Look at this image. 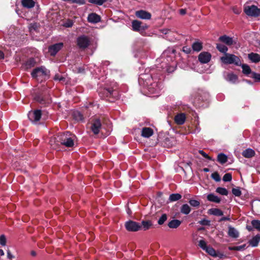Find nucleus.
Listing matches in <instances>:
<instances>
[{"label": "nucleus", "mask_w": 260, "mask_h": 260, "mask_svg": "<svg viewBox=\"0 0 260 260\" xmlns=\"http://www.w3.org/2000/svg\"><path fill=\"white\" fill-rule=\"evenodd\" d=\"M133 29L135 31H140L141 29V22L138 20H134L132 22Z\"/></svg>", "instance_id": "nucleus-27"}, {"label": "nucleus", "mask_w": 260, "mask_h": 260, "mask_svg": "<svg viewBox=\"0 0 260 260\" xmlns=\"http://www.w3.org/2000/svg\"><path fill=\"white\" fill-rule=\"evenodd\" d=\"M167 219V216L166 214H163L158 220V223L159 225H162Z\"/></svg>", "instance_id": "nucleus-40"}, {"label": "nucleus", "mask_w": 260, "mask_h": 260, "mask_svg": "<svg viewBox=\"0 0 260 260\" xmlns=\"http://www.w3.org/2000/svg\"><path fill=\"white\" fill-rule=\"evenodd\" d=\"M251 224L255 229L260 232V220H253L251 221Z\"/></svg>", "instance_id": "nucleus-39"}, {"label": "nucleus", "mask_w": 260, "mask_h": 260, "mask_svg": "<svg viewBox=\"0 0 260 260\" xmlns=\"http://www.w3.org/2000/svg\"><path fill=\"white\" fill-rule=\"evenodd\" d=\"M252 77L256 81H260V74L253 72L252 73Z\"/></svg>", "instance_id": "nucleus-50"}, {"label": "nucleus", "mask_w": 260, "mask_h": 260, "mask_svg": "<svg viewBox=\"0 0 260 260\" xmlns=\"http://www.w3.org/2000/svg\"><path fill=\"white\" fill-rule=\"evenodd\" d=\"M64 78L62 76L57 74L54 77V80L56 81H62L64 80Z\"/></svg>", "instance_id": "nucleus-49"}, {"label": "nucleus", "mask_w": 260, "mask_h": 260, "mask_svg": "<svg viewBox=\"0 0 260 260\" xmlns=\"http://www.w3.org/2000/svg\"><path fill=\"white\" fill-rule=\"evenodd\" d=\"M233 10L234 13L236 14H240V13L241 12V11L240 10L238 9L237 8H233Z\"/></svg>", "instance_id": "nucleus-56"}, {"label": "nucleus", "mask_w": 260, "mask_h": 260, "mask_svg": "<svg viewBox=\"0 0 260 260\" xmlns=\"http://www.w3.org/2000/svg\"><path fill=\"white\" fill-rule=\"evenodd\" d=\"M4 58V53L0 51V59H3Z\"/></svg>", "instance_id": "nucleus-61"}, {"label": "nucleus", "mask_w": 260, "mask_h": 260, "mask_svg": "<svg viewBox=\"0 0 260 260\" xmlns=\"http://www.w3.org/2000/svg\"><path fill=\"white\" fill-rule=\"evenodd\" d=\"M181 222L178 219H174L168 223V226L171 229H176L181 224Z\"/></svg>", "instance_id": "nucleus-24"}, {"label": "nucleus", "mask_w": 260, "mask_h": 260, "mask_svg": "<svg viewBox=\"0 0 260 260\" xmlns=\"http://www.w3.org/2000/svg\"><path fill=\"white\" fill-rule=\"evenodd\" d=\"M211 55L208 52H201L198 56L199 60L202 63H207L211 59Z\"/></svg>", "instance_id": "nucleus-9"}, {"label": "nucleus", "mask_w": 260, "mask_h": 260, "mask_svg": "<svg viewBox=\"0 0 260 260\" xmlns=\"http://www.w3.org/2000/svg\"><path fill=\"white\" fill-rule=\"evenodd\" d=\"M230 220V218L229 216H227V217H222L220 219V221H225V220Z\"/></svg>", "instance_id": "nucleus-57"}, {"label": "nucleus", "mask_w": 260, "mask_h": 260, "mask_svg": "<svg viewBox=\"0 0 260 260\" xmlns=\"http://www.w3.org/2000/svg\"><path fill=\"white\" fill-rule=\"evenodd\" d=\"M31 74L34 78L38 80H43L48 77L49 71L45 67L42 66L34 69Z\"/></svg>", "instance_id": "nucleus-3"}, {"label": "nucleus", "mask_w": 260, "mask_h": 260, "mask_svg": "<svg viewBox=\"0 0 260 260\" xmlns=\"http://www.w3.org/2000/svg\"><path fill=\"white\" fill-rule=\"evenodd\" d=\"M174 70V67H173V68H172V69H171H171H167V71H168V72H173Z\"/></svg>", "instance_id": "nucleus-64"}, {"label": "nucleus", "mask_w": 260, "mask_h": 260, "mask_svg": "<svg viewBox=\"0 0 260 260\" xmlns=\"http://www.w3.org/2000/svg\"><path fill=\"white\" fill-rule=\"evenodd\" d=\"M74 118L77 121H82L83 119V116L79 111H75L73 114Z\"/></svg>", "instance_id": "nucleus-31"}, {"label": "nucleus", "mask_w": 260, "mask_h": 260, "mask_svg": "<svg viewBox=\"0 0 260 260\" xmlns=\"http://www.w3.org/2000/svg\"><path fill=\"white\" fill-rule=\"evenodd\" d=\"M232 177L230 173H226L223 177L222 180L224 182H229L232 180Z\"/></svg>", "instance_id": "nucleus-43"}, {"label": "nucleus", "mask_w": 260, "mask_h": 260, "mask_svg": "<svg viewBox=\"0 0 260 260\" xmlns=\"http://www.w3.org/2000/svg\"><path fill=\"white\" fill-rule=\"evenodd\" d=\"M102 128V125L101 121L99 119L94 120L91 126V129L92 132L95 135L99 133L101 129Z\"/></svg>", "instance_id": "nucleus-11"}, {"label": "nucleus", "mask_w": 260, "mask_h": 260, "mask_svg": "<svg viewBox=\"0 0 260 260\" xmlns=\"http://www.w3.org/2000/svg\"><path fill=\"white\" fill-rule=\"evenodd\" d=\"M75 139V136L69 132L59 134L54 138L58 143L68 147L73 146Z\"/></svg>", "instance_id": "nucleus-2"}, {"label": "nucleus", "mask_w": 260, "mask_h": 260, "mask_svg": "<svg viewBox=\"0 0 260 260\" xmlns=\"http://www.w3.org/2000/svg\"><path fill=\"white\" fill-rule=\"evenodd\" d=\"M0 244L2 246H5L6 244V238L4 235L0 236Z\"/></svg>", "instance_id": "nucleus-48"}, {"label": "nucleus", "mask_w": 260, "mask_h": 260, "mask_svg": "<svg viewBox=\"0 0 260 260\" xmlns=\"http://www.w3.org/2000/svg\"><path fill=\"white\" fill-rule=\"evenodd\" d=\"M199 245L204 250H205L208 247L206 242L203 240H201L199 241Z\"/></svg>", "instance_id": "nucleus-42"}, {"label": "nucleus", "mask_w": 260, "mask_h": 260, "mask_svg": "<svg viewBox=\"0 0 260 260\" xmlns=\"http://www.w3.org/2000/svg\"><path fill=\"white\" fill-rule=\"evenodd\" d=\"M242 69V72L243 74L245 75H249L251 73V69L249 67V66L246 64H241Z\"/></svg>", "instance_id": "nucleus-32"}, {"label": "nucleus", "mask_w": 260, "mask_h": 260, "mask_svg": "<svg viewBox=\"0 0 260 260\" xmlns=\"http://www.w3.org/2000/svg\"><path fill=\"white\" fill-rule=\"evenodd\" d=\"M139 84L143 91L148 94H157L161 90V84L157 77H153L152 74H143L140 75Z\"/></svg>", "instance_id": "nucleus-1"}, {"label": "nucleus", "mask_w": 260, "mask_h": 260, "mask_svg": "<svg viewBox=\"0 0 260 260\" xmlns=\"http://www.w3.org/2000/svg\"><path fill=\"white\" fill-rule=\"evenodd\" d=\"M217 160L221 164H224L228 160L227 156L223 153H220L217 156Z\"/></svg>", "instance_id": "nucleus-29"}, {"label": "nucleus", "mask_w": 260, "mask_h": 260, "mask_svg": "<svg viewBox=\"0 0 260 260\" xmlns=\"http://www.w3.org/2000/svg\"><path fill=\"white\" fill-rule=\"evenodd\" d=\"M208 213L215 216H222L223 213V212L217 208H211L208 210Z\"/></svg>", "instance_id": "nucleus-25"}, {"label": "nucleus", "mask_w": 260, "mask_h": 260, "mask_svg": "<svg viewBox=\"0 0 260 260\" xmlns=\"http://www.w3.org/2000/svg\"><path fill=\"white\" fill-rule=\"evenodd\" d=\"M219 40L227 45H231L234 43V40L232 38L228 36L224 35L219 38Z\"/></svg>", "instance_id": "nucleus-15"}, {"label": "nucleus", "mask_w": 260, "mask_h": 260, "mask_svg": "<svg viewBox=\"0 0 260 260\" xmlns=\"http://www.w3.org/2000/svg\"><path fill=\"white\" fill-rule=\"evenodd\" d=\"M37 28V25L36 23L30 24L29 26V29L30 31H32L33 30H36Z\"/></svg>", "instance_id": "nucleus-54"}, {"label": "nucleus", "mask_w": 260, "mask_h": 260, "mask_svg": "<svg viewBox=\"0 0 260 260\" xmlns=\"http://www.w3.org/2000/svg\"><path fill=\"white\" fill-rule=\"evenodd\" d=\"M216 192L223 196H227L229 193L228 190L226 188L220 187H217L216 188Z\"/></svg>", "instance_id": "nucleus-34"}, {"label": "nucleus", "mask_w": 260, "mask_h": 260, "mask_svg": "<svg viewBox=\"0 0 260 260\" xmlns=\"http://www.w3.org/2000/svg\"><path fill=\"white\" fill-rule=\"evenodd\" d=\"M126 229L129 232H137L142 229V226L139 223L132 220H129L125 222Z\"/></svg>", "instance_id": "nucleus-6"}, {"label": "nucleus", "mask_w": 260, "mask_h": 260, "mask_svg": "<svg viewBox=\"0 0 260 260\" xmlns=\"http://www.w3.org/2000/svg\"><path fill=\"white\" fill-rule=\"evenodd\" d=\"M135 15L137 17L142 19L149 20L151 17V14L144 10L137 11L135 12Z\"/></svg>", "instance_id": "nucleus-12"}, {"label": "nucleus", "mask_w": 260, "mask_h": 260, "mask_svg": "<svg viewBox=\"0 0 260 260\" xmlns=\"http://www.w3.org/2000/svg\"><path fill=\"white\" fill-rule=\"evenodd\" d=\"M182 50L183 52H185L186 53H190L191 51V50L190 47L188 46H184L183 47Z\"/></svg>", "instance_id": "nucleus-53"}, {"label": "nucleus", "mask_w": 260, "mask_h": 260, "mask_svg": "<svg viewBox=\"0 0 260 260\" xmlns=\"http://www.w3.org/2000/svg\"><path fill=\"white\" fill-rule=\"evenodd\" d=\"M191 211L190 207L187 204H183L180 209V211L182 214L187 215Z\"/></svg>", "instance_id": "nucleus-28"}, {"label": "nucleus", "mask_w": 260, "mask_h": 260, "mask_svg": "<svg viewBox=\"0 0 260 260\" xmlns=\"http://www.w3.org/2000/svg\"><path fill=\"white\" fill-rule=\"evenodd\" d=\"M255 155V152L252 149H246L242 152V155L246 158H250Z\"/></svg>", "instance_id": "nucleus-22"}, {"label": "nucleus", "mask_w": 260, "mask_h": 260, "mask_svg": "<svg viewBox=\"0 0 260 260\" xmlns=\"http://www.w3.org/2000/svg\"><path fill=\"white\" fill-rule=\"evenodd\" d=\"M224 256V254L222 253H220V252H217L216 253V255L214 256V257H219V258H222L223 257V256Z\"/></svg>", "instance_id": "nucleus-55"}, {"label": "nucleus", "mask_w": 260, "mask_h": 260, "mask_svg": "<svg viewBox=\"0 0 260 260\" xmlns=\"http://www.w3.org/2000/svg\"><path fill=\"white\" fill-rule=\"evenodd\" d=\"M141 225L142 226V228L145 231L150 228L152 225V223L150 221H143Z\"/></svg>", "instance_id": "nucleus-33"}, {"label": "nucleus", "mask_w": 260, "mask_h": 260, "mask_svg": "<svg viewBox=\"0 0 260 260\" xmlns=\"http://www.w3.org/2000/svg\"><path fill=\"white\" fill-rule=\"evenodd\" d=\"M207 199L209 201L215 203H219L221 201L220 198L213 193L208 194Z\"/></svg>", "instance_id": "nucleus-20"}, {"label": "nucleus", "mask_w": 260, "mask_h": 260, "mask_svg": "<svg viewBox=\"0 0 260 260\" xmlns=\"http://www.w3.org/2000/svg\"><path fill=\"white\" fill-rule=\"evenodd\" d=\"M185 119V115L184 113H180L175 117V121L177 124L181 125L184 123Z\"/></svg>", "instance_id": "nucleus-17"}, {"label": "nucleus", "mask_w": 260, "mask_h": 260, "mask_svg": "<svg viewBox=\"0 0 260 260\" xmlns=\"http://www.w3.org/2000/svg\"><path fill=\"white\" fill-rule=\"evenodd\" d=\"M225 79L229 82L235 83L238 79V77L233 73H229L227 74Z\"/></svg>", "instance_id": "nucleus-26"}, {"label": "nucleus", "mask_w": 260, "mask_h": 260, "mask_svg": "<svg viewBox=\"0 0 260 260\" xmlns=\"http://www.w3.org/2000/svg\"><path fill=\"white\" fill-rule=\"evenodd\" d=\"M73 24L74 22L72 20L68 19L64 22L63 26L66 27H71L73 26Z\"/></svg>", "instance_id": "nucleus-46"}, {"label": "nucleus", "mask_w": 260, "mask_h": 260, "mask_svg": "<svg viewBox=\"0 0 260 260\" xmlns=\"http://www.w3.org/2000/svg\"><path fill=\"white\" fill-rule=\"evenodd\" d=\"M211 177L216 181L218 182L220 180V177L218 173L215 172L212 174Z\"/></svg>", "instance_id": "nucleus-47"}, {"label": "nucleus", "mask_w": 260, "mask_h": 260, "mask_svg": "<svg viewBox=\"0 0 260 260\" xmlns=\"http://www.w3.org/2000/svg\"><path fill=\"white\" fill-rule=\"evenodd\" d=\"M202 48L203 44L199 41H197L192 44V49L193 51L199 52Z\"/></svg>", "instance_id": "nucleus-21"}, {"label": "nucleus", "mask_w": 260, "mask_h": 260, "mask_svg": "<svg viewBox=\"0 0 260 260\" xmlns=\"http://www.w3.org/2000/svg\"><path fill=\"white\" fill-rule=\"evenodd\" d=\"M244 12L250 16L256 17L260 15V10L255 6H245Z\"/></svg>", "instance_id": "nucleus-5"}, {"label": "nucleus", "mask_w": 260, "mask_h": 260, "mask_svg": "<svg viewBox=\"0 0 260 260\" xmlns=\"http://www.w3.org/2000/svg\"><path fill=\"white\" fill-rule=\"evenodd\" d=\"M63 47L62 43H58L54 44L49 48V52L51 55L54 56Z\"/></svg>", "instance_id": "nucleus-10"}, {"label": "nucleus", "mask_w": 260, "mask_h": 260, "mask_svg": "<svg viewBox=\"0 0 260 260\" xmlns=\"http://www.w3.org/2000/svg\"><path fill=\"white\" fill-rule=\"evenodd\" d=\"M217 49L222 53H225L228 51V48L224 45L221 44H216Z\"/></svg>", "instance_id": "nucleus-35"}, {"label": "nucleus", "mask_w": 260, "mask_h": 260, "mask_svg": "<svg viewBox=\"0 0 260 260\" xmlns=\"http://www.w3.org/2000/svg\"><path fill=\"white\" fill-rule=\"evenodd\" d=\"M87 20L89 22L96 23L101 21V17L96 13H92L88 15Z\"/></svg>", "instance_id": "nucleus-13"}, {"label": "nucleus", "mask_w": 260, "mask_h": 260, "mask_svg": "<svg viewBox=\"0 0 260 260\" xmlns=\"http://www.w3.org/2000/svg\"><path fill=\"white\" fill-rule=\"evenodd\" d=\"M199 152L205 158H207L209 160H212V158L210 157L207 154H206L203 150H199Z\"/></svg>", "instance_id": "nucleus-51"}, {"label": "nucleus", "mask_w": 260, "mask_h": 260, "mask_svg": "<svg viewBox=\"0 0 260 260\" xmlns=\"http://www.w3.org/2000/svg\"><path fill=\"white\" fill-rule=\"evenodd\" d=\"M88 2L98 6H102L105 3L103 0H89Z\"/></svg>", "instance_id": "nucleus-44"}, {"label": "nucleus", "mask_w": 260, "mask_h": 260, "mask_svg": "<svg viewBox=\"0 0 260 260\" xmlns=\"http://www.w3.org/2000/svg\"><path fill=\"white\" fill-rule=\"evenodd\" d=\"M248 57L252 62L257 63L260 61V55L257 53H250Z\"/></svg>", "instance_id": "nucleus-18"}, {"label": "nucleus", "mask_w": 260, "mask_h": 260, "mask_svg": "<svg viewBox=\"0 0 260 260\" xmlns=\"http://www.w3.org/2000/svg\"><path fill=\"white\" fill-rule=\"evenodd\" d=\"M181 197L179 193H173L170 195L169 199L170 202H175L181 199Z\"/></svg>", "instance_id": "nucleus-30"}, {"label": "nucleus", "mask_w": 260, "mask_h": 260, "mask_svg": "<svg viewBox=\"0 0 260 260\" xmlns=\"http://www.w3.org/2000/svg\"><path fill=\"white\" fill-rule=\"evenodd\" d=\"M209 223V221L208 220H204L202 222V224H208Z\"/></svg>", "instance_id": "nucleus-62"}, {"label": "nucleus", "mask_w": 260, "mask_h": 260, "mask_svg": "<svg viewBox=\"0 0 260 260\" xmlns=\"http://www.w3.org/2000/svg\"><path fill=\"white\" fill-rule=\"evenodd\" d=\"M71 2L73 3H76L79 5H83L85 4V0H71Z\"/></svg>", "instance_id": "nucleus-52"}, {"label": "nucleus", "mask_w": 260, "mask_h": 260, "mask_svg": "<svg viewBox=\"0 0 260 260\" xmlns=\"http://www.w3.org/2000/svg\"><path fill=\"white\" fill-rule=\"evenodd\" d=\"M232 193L236 197H239L241 194V191L239 188H233Z\"/></svg>", "instance_id": "nucleus-45"}, {"label": "nucleus", "mask_w": 260, "mask_h": 260, "mask_svg": "<svg viewBox=\"0 0 260 260\" xmlns=\"http://www.w3.org/2000/svg\"><path fill=\"white\" fill-rule=\"evenodd\" d=\"M42 112L40 110L29 111L28 113L29 119L34 123L39 121L41 117Z\"/></svg>", "instance_id": "nucleus-8"}, {"label": "nucleus", "mask_w": 260, "mask_h": 260, "mask_svg": "<svg viewBox=\"0 0 260 260\" xmlns=\"http://www.w3.org/2000/svg\"><path fill=\"white\" fill-rule=\"evenodd\" d=\"M179 13L181 15H184L185 14H186V10L183 9H180L179 10Z\"/></svg>", "instance_id": "nucleus-58"}, {"label": "nucleus", "mask_w": 260, "mask_h": 260, "mask_svg": "<svg viewBox=\"0 0 260 260\" xmlns=\"http://www.w3.org/2000/svg\"><path fill=\"white\" fill-rule=\"evenodd\" d=\"M221 61L225 64H234L236 66H241V60L240 58L231 54L225 53L224 56L220 58Z\"/></svg>", "instance_id": "nucleus-4"}, {"label": "nucleus", "mask_w": 260, "mask_h": 260, "mask_svg": "<svg viewBox=\"0 0 260 260\" xmlns=\"http://www.w3.org/2000/svg\"><path fill=\"white\" fill-rule=\"evenodd\" d=\"M77 43L80 48L85 49L89 46L90 40L88 37L82 35L77 38Z\"/></svg>", "instance_id": "nucleus-7"}, {"label": "nucleus", "mask_w": 260, "mask_h": 260, "mask_svg": "<svg viewBox=\"0 0 260 260\" xmlns=\"http://www.w3.org/2000/svg\"><path fill=\"white\" fill-rule=\"evenodd\" d=\"M205 251L212 256L216 255V252L212 247L208 246Z\"/></svg>", "instance_id": "nucleus-38"}, {"label": "nucleus", "mask_w": 260, "mask_h": 260, "mask_svg": "<svg viewBox=\"0 0 260 260\" xmlns=\"http://www.w3.org/2000/svg\"><path fill=\"white\" fill-rule=\"evenodd\" d=\"M36 4L35 0H22L21 4L22 6L27 9L33 8Z\"/></svg>", "instance_id": "nucleus-16"}, {"label": "nucleus", "mask_w": 260, "mask_h": 260, "mask_svg": "<svg viewBox=\"0 0 260 260\" xmlns=\"http://www.w3.org/2000/svg\"><path fill=\"white\" fill-rule=\"evenodd\" d=\"M246 247V245L243 244L240 246H234V247H230L229 249L231 250H237V251H241L245 249Z\"/></svg>", "instance_id": "nucleus-37"}, {"label": "nucleus", "mask_w": 260, "mask_h": 260, "mask_svg": "<svg viewBox=\"0 0 260 260\" xmlns=\"http://www.w3.org/2000/svg\"><path fill=\"white\" fill-rule=\"evenodd\" d=\"M189 204L193 207H198L200 205L199 201L196 200H190L189 201Z\"/></svg>", "instance_id": "nucleus-41"}, {"label": "nucleus", "mask_w": 260, "mask_h": 260, "mask_svg": "<svg viewBox=\"0 0 260 260\" xmlns=\"http://www.w3.org/2000/svg\"><path fill=\"white\" fill-rule=\"evenodd\" d=\"M35 60L34 58H30L26 61L25 66L27 69H29L35 66Z\"/></svg>", "instance_id": "nucleus-36"}, {"label": "nucleus", "mask_w": 260, "mask_h": 260, "mask_svg": "<svg viewBox=\"0 0 260 260\" xmlns=\"http://www.w3.org/2000/svg\"><path fill=\"white\" fill-rule=\"evenodd\" d=\"M228 234L230 237L234 238L239 237V232L238 231L232 226H229Z\"/></svg>", "instance_id": "nucleus-23"}, {"label": "nucleus", "mask_w": 260, "mask_h": 260, "mask_svg": "<svg viewBox=\"0 0 260 260\" xmlns=\"http://www.w3.org/2000/svg\"><path fill=\"white\" fill-rule=\"evenodd\" d=\"M7 255H8V257L9 258H12V255H11V253H10V251H9V250H8V251H7Z\"/></svg>", "instance_id": "nucleus-60"}, {"label": "nucleus", "mask_w": 260, "mask_h": 260, "mask_svg": "<svg viewBox=\"0 0 260 260\" xmlns=\"http://www.w3.org/2000/svg\"><path fill=\"white\" fill-rule=\"evenodd\" d=\"M260 241V235L257 234L256 236L252 237V238L249 240V244L252 247H256L258 245Z\"/></svg>", "instance_id": "nucleus-19"}, {"label": "nucleus", "mask_w": 260, "mask_h": 260, "mask_svg": "<svg viewBox=\"0 0 260 260\" xmlns=\"http://www.w3.org/2000/svg\"><path fill=\"white\" fill-rule=\"evenodd\" d=\"M0 254L1 256L4 255L5 253H4L3 250L0 249Z\"/></svg>", "instance_id": "nucleus-63"}, {"label": "nucleus", "mask_w": 260, "mask_h": 260, "mask_svg": "<svg viewBox=\"0 0 260 260\" xmlns=\"http://www.w3.org/2000/svg\"><path fill=\"white\" fill-rule=\"evenodd\" d=\"M153 134V131L150 127H144L141 131V136L144 138H149Z\"/></svg>", "instance_id": "nucleus-14"}, {"label": "nucleus", "mask_w": 260, "mask_h": 260, "mask_svg": "<svg viewBox=\"0 0 260 260\" xmlns=\"http://www.w3.org/2000/svg\"><path fill=\"white\" fill-rule=\"evenodd\" d=\"M106 90L108 92V93L110 95L113 94V92H114V90L111 89H106Z\"/></svg>", "instance_id": "nucleus-59"}]
</instances>
